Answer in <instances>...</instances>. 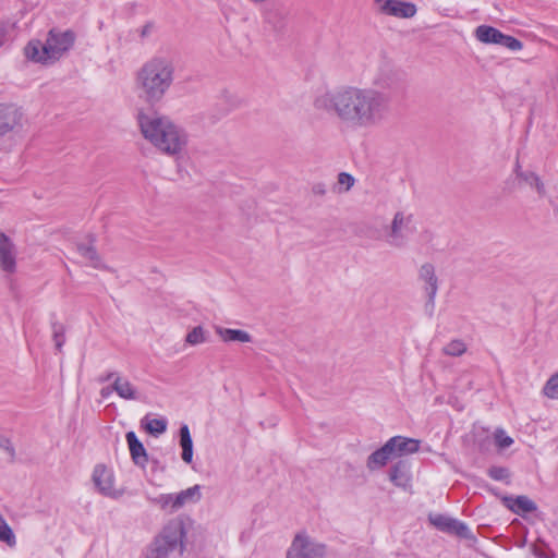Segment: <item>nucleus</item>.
<instances>
[{
	"instance_id": "7",
	"label": "nucleus",
	"mask_w": 558,
	"mask_h": 558,
	"mask_svg": "<svg viewBox=\"0 0 558 558\" xmlns=\"http://www.w3.org/2000/svg\"><path fill=\"white\" fill-rule=\"evenodd\" d=\"M325 555L326 546L303 532L294 536L287 551V558H324Z\"/></svg>"
},
{
	"instance_id": "37",
	"label": "nucleus",
	"mask_w": 558,
	"mask_h": 558,
	"mask_svg": "<svg viewBox=\"0 0 558 558\" xmlns=\"http://www.w3.org/2000/svg\"><path fill=\"white\" fill-rule=\"evenodd\" d=\"M155 31V24L153 22H147L143 26L138 28V35L142 39H146L150 37V35Z\"/></svg>"
},
{
	"instance_id": "14",
	"label": "nucleus",
	"mask_w": 558,
	"mask_h": 558,
	"mask_svg": "<svg viewBox=\"0 0 558 558\" xmlns=\"http://www.w3.org/2000/svg\"><path fill=\"white\" fill-rule=\"evenodd\" d=\"M112 379V390L124 400H138L140 393L136 387L126 378L116 373H109L101 377V381H109Z\"/></svg>"
},
{
	"instance_id": "11",
	"label": "nucleus",
	"mask_w": 558,
	"mask_h": 558,
	"mask_svg": "<svg viewBox=\"0 0 558 558\" xmlns=\"http://www.w3.org/2000/svg\"><path fill=\"white\" fill-rule=\"evenodd\" d=\"M375 2L379 11L386 15L410 19L416 13V7L411 2L400 0H375Z\"/></svg>"
},
{
	"instance_id": "22",
	"label": "nucleus",
	"mask_w": 558,
	"mask_h": 558,
	"mask_svg": "<svg viewBox=\"0 0 558 558\" xmlns=\"http://www.w3.org/2000/svg\"><path fill=\"white\" fill-rule=\"evenodd\" d=\"M215 331L223 342L247 343L252 341V336L242 329H231L217 326L215 327Z\"/></svg>"
},
{
	"instance_id": "26",
	"label": "nucleus",
	"mask_w": 558,
	"mask_h": 558,
	"mask_svg": "<svg viewBox=\"0 0 558 558\" xmlns=\"http://www.w3.org/2000/svg\"><path fill=\"white\" fill-rule=\"evenodd\" d=\"M180 445L182 447V460L191 463L193 459V441L187 425L180 428Z\"/></svg>"
},
{
	"instance_id": "13",
	"label": "nucleus",
	"mask_w": 558,
	"mask_h": 558,
	"mask_svg": "<svg viewBox=\"0 0 558 558\" xmlns=\"http://www.w3.org/2000/svg\"><path fill=\"white\" fill-rule=\"evenodd\" d=\"M0 269L7 274L16 271V247L13 241L0 231Z\"/></svg>"
},
{
	"instance_id": "15",
	"label": "nucleus",
	"mask_w": 558,
	"mask_h": 558,
	"mask_svg": "<svg viewBox=\"0 0 558 558\" xmlns=\"http://www.w3.org/2000/svg\"><path fill=\"white\" fill-rule=\"evenodd\" d=\"M22 111L14 105L0 104V136L21 125Z\"/></svg>"
},
{
	"instance_id": "8",
	"label": "nucleus",
	"mask_w": 558,
	"mask_h": 558,
	"mask_svg": "<svg viewBox=\"0 0 558 558\" xmlns=\"http://www.w3.org/2000/svg\"><path fill=\"white\" fill-rule=\"evenodd\" d=\"M97 492L108 498L118 499L124 495V489L117 487L112 469L105 464H97L92 475Z\"/></svg>"
},
{
	"instance_id": "20",
	"label": "nucleus",
	"mask_w": 558,
	"mask_h": 558,
	"mask_svg": "<svg viewBox=\"0 0 558 558\" xmlns=\"http://www.w3.org/2000/svg\"><path fill=\"white\" fill-rule=\"evenodd\" d=\"M514 173L519 180L534 189L539 197H544L546 195L545 184L537 173L533 171H523L519 162L515 165Z\"/></svg>"
},
{
	"instance_id": "1",
	"label": "nucleus",
	"mask_w": 558,
	"mask_h": 558,
	"mask_svg": "<svg viewBox=\"0 0 558 558\" xmlns=\"http://www.w3.org/2000/svg\"><path fill=\"white\" fill-rule=\"evenodd\" d=\"M313 108L333 119L342 129L374 131L391 118L390 97L375 88L341 85L318 92Z\"/></svg>"
},
{
	"instance_id": "38",
	"label": "nucleus",
	"mask_w": 558,
	"mask_h": 558,
	"mask_svg": "<svg viewBox=\"0 0 558 558\" xmlns=\"http://www.w3.org/2000/svg\"><path fill=\"white\" fill-rule=\"evenodd\" d=\"M0 448L7 450L10 454L13 453V448L9 441V439L4 437H0Z\"/></svg>"
},
{
	"instance_id": "32",
	"label": "nucleus",
	"mask_w": 558,
	"mask_h": 558,
	"mask_svg": "<svg viewBox=\"0 0 558 558\" xmlns=\"http://www.w3.org/2000/svg\"><path fill=\"white\" fill-rule=\"evenodd\" d=\"M206 341L205 330L201 326L194 327L185 337V342L190 345H197Z\"/></svg>"
},
{
	"instance_id": "16",
	"label": "nucleus",
	"mask_w": 558,
	"mask_h": 558,
	"mask_svg": "<svg viewBox=\"0 0 558 558\" xmlns=\"http://www.w3.org/2000/svg\"><path fill=\"white\" fill-rule=\"evenodd\" d=\"M388 444L390 445L392 457L397 458L418 451L421 441L414 438L395 436L388 440Z\"/></svg>"
},
{
	"instance_id": "29",
	"label": "nucleus",
	"mask_w": 558,
	"mask_h": 558,
	"mask_svg": "<svg viewBox=\"0 0 558 558\" xmlns=\"http://www.w3.org/2000/svg\"><path fill=\"white\" fill-rule=\"evenodd\" d=\"M174 499V494H161L155 498H150V501L159 506L162 510L177 511Z\"/></svg>"
},
{
	"instance_id": "3",
	"label": "nucleus",
	"mask_w": 558,
	"mask_h": 558,
	"mask_svg": "<svg viewBox=\"0 0 558 558\" xmlns=\"http://www.w3.org/2000/svg\"><path fill=\"white\" fill-rule=\"evenodd\" d=\"M174 82L173 62L163 56L148 59L136 71L134 88L137 97L148 106L160 104Z\"/></svg>"
},
{
	"instance_id": "30",
	"label": "nucleus",
	"mask_w": 558,
	"mask_h": 558,
	"mask_svg": "<svg viewBox=\"0 0 558 558\" xmlns=\"http://www.w3.org/2000/svg\"><path fill=\"white\" fill-rule=\"evenodd\" d=\"M542 392L548 399L558 400V372L547 379Z\"/></svg>"
},
{
	"instance_id": "25",
	"label": "nucleus",
	"mask_w": 558,
	"mask_h": 558,
	"mask_svg": "<svg viewBox=\"0 0 558 558\" xmlns=\"http://www.w3.org/2000/svg\"><path fill=\"white\" fill-rule=\"evenodd\" d=\"M77 252L84 260L94 268H102L101 259L92 244H77Z\"/></svg>"
},
{
	"instance_id": "40",
	"label": "nucleus",
	"mask_w": 558,
	"mask_h": 558,
	"mask_svg": "<svg viewBox=\"0 0 558 558\" xmlns=\"http://www.w3.org/2000/svg\"><path fill=\"white\" fill-rule=\"evenodd\" d=\"M3 36H4L3 32H2V31H0V47H1V46H2V44H3Z\"/></svg>"
},
{
	"instance_id": "28",
	"label": "nucleus",
	"mask_w": 558,
	"mask_h": 558,
	"mask_svg": "<svg viewBox=\"0 0 558 558\" xmlns=\"http://www.w3.org/2000/svg\"><path fill=\"white\" fill-rule=\"evenodd\" d=\"M0 542L5 543L9 547H14L16 545V538L12 531V529L9 526L7 521L3 519V517L0 514Z\"/></svg>"
},
{
	"instance_id": "36",
	"label": "nucleus",
	"mask_w": 558,
	"mask_h": 558,
	"mask_svg": "<svg viewBox=\"0 0 558 558\" xmlns=\"http://www.w3.org/2000/svg\"><path fill=\"white\" fill-rule=\"evenodd\" d=\"M53 341H54L56 348L60 351L62 349V345H63L64 341H65L64 331H63V328L61 326L54 327V329H53Z\"/></svg>"
},
{
	"instance_id": "24",
	"label": "nucleus",
	"mask_w": 558,
	"mask_h": 558,
	"mask_svg": "<svg viewBox=\"0 0 558 558\" xmlns=\"http://www.w3.org/2000/svg\"><path fill=\"white\" fill-rule=\"evenodd\" d=\"M175 496V509L179 510L182 507L190 505V504H196L202 498V492L199 485H194L192 487H189L184 490H181L178 494H174Z\"/></svg>"
},
{
	"instance_id": "23",
	"label": "nucleus",
	"mask_w": 558,
	"mask_h": 558,
	"mask_svg": "<svg viewBox=\"0 0 558 558\" xmlns=\"http://www.w3.org/2000/svg\"><path fill=\"white\" fill-rule=\"evenodd\" d=\"M393 458L388 441L379 449L374 451L368 458L366 465L371 471L378 470L387 464L389 459Z\"/></svg>"
},
{
	"instance_id": "31",
	"label": "nucleus",
	"mask_w": 558,
	"mask_h": 558,
	"mask_svg": "<svg viewBox=\"0 0 558 558\" xmlns=\"http://www.w3.org/2000/svg\"><path fill=\"white\" fill-rule=\"evenodd\" d=\"M442 351L449 356H460L466 351V345L462 340L456 339L446 344Z\"/></svg>"
},
{
	"instance_id": "10",
	"label": "nucleus",
	"mask_w": 558,
	"mask_h": 558,
	"mask_svg": "<svg viewBox=\"0 0 558 558\" xmlns=\"http://www.w3.org/2000/svg\"><path fill=\"white\" fill-rule=\"evenodd\" d=\"M429 522L439 531L454 534L460 537H470L471 532L466 524L444 514H430Z\"/></svg>"
},
{
	"instance_id": "12",
	"label": "nucleus",
	"mask_w": 558,
	"mask_h": 558,
	"mask_svg": "<svg viewBox=\"0 0 558 558\" xmlns=\"http://www.w3.org/2000/svg\"><path fill=\"white\" fill-rule=\"evenodd\" d=\"M417 279L427 294L429 303L434 304L438 292V277L435 266L430 263L422 264L417 271Z\"/></svg>"
},
{
	"instance_id": "35",
	"label": "nucleus",
	"mask_w": 558,
	"mask_h": 558,
	"mask_svg": "<svg viewBox=\"0 0 558 558\" xmlns=\"http://www.w3.org/2000/svg\"><path fill=\"white\" fill-rule=\"evenodd\" d=\"M355 179L347 172L338 174V184L343 187L344 192H348L354 185Z\"/></svg>"
},
{
	"instance_id": "17",
	"label": "nucleus",
	"mask_w": 558,
	"mask_h": 558,
	"mask_svg": "<svg viewBox=\"0 0 558 558\" xmlns=\"http://www.w3.org/2000/svg\"><path fill=\"white\" fill-rule=\"evenodd\" d=\"M389 480L399 488L405 492L412 489V476L408 465L400 461L391 466L389 472Z\"/></svg>"
},
{
	"instance_id": "5",
	"label": "nucleus",
	"mask_w": 558,
	"mask_h": 558,
	"mask_svg": "<svg viewBox=\"0 0 558 558\" xmlns=\"http://www.w3.org/2000/svg\"><path fill=\"white\" fill-rule=\"evenodd\" d=\"M186 529L181 519L170 520L147 546L144 558H169L185 548Z\"/></svg>"
},
{
	"instance_id": "33",
	"label": "nucleus",
	"mask_w": 558,
	"mask_h": 558,
	"mask_svg": "<svg viewBox=\"0 0 558 558\" xmlns=\"http://www.w3.org/2000/svg\"><path fill=\"white\" fill-rule=\"evenodd\" d=\"M495 441L500 449H506L513 444V439L510 436L506 435V433L502 429L496 430Z\"/></svg>"
},
{
	"instance_id": "6",
	"label": "nucleus",
	"mask_w": 558,
	"mask_h": 558,
	"mask_svg": "<svg viewBox=\"0 0 558 558\" xmlns=\"http://www.w3.org/2000/svg\"><path fill=\"white\" fill-rule=\"evenodd\" d=\"M414 215L407 210H397L389 225L384 228L383 238L393 248H404L415 232Z\"/></svg>"
},
{
	"instance_id": "27",
	"label": "nucleus",
	"mask_w": 558,
	"mask_h": 558,
	"mask_svg": "<svg viewBox=\"0 0 558 558\" xmlns=\"http://www.w3.org/2000/svg\"><path fill=\"white\" fill-rule=\"evenodd\" d=\"M141 423L145 430L153 436H159L167 429V421L165 418H154L146 415Z\"/></svg>"
},
{
	"instance_id": "18",
	"label": "nucleus",
	"mask_w": 558,
	"mask_h": 558,
	"mask_svg": "<svg viewBox=\"0 0 558 558\" xmlns=\"http://www.w3.org/2000/svg\"><path fill=\"white\" fill-rule=\"evenodd\" d=\"M501 500L505 507L519 515L533 512L537 509L535 502L526 496H505Z\"/></svg>"
},
{
	"instance_id": "4",
	"label": "nucleus",
	"mask_w": 558,
	"mask_h": 558,
	"mask_svg": "<svg viewBox=\"0 0 558 558\" xmlns=\"http://www.w3.org/2000/svg\"><path fill=\"white\" fill-rule=\"evenodd\" d=\"M75 41V32L54 27L47 33L44 41L29 40L24 48V54L32 62L51 65L68 54Z\"/></svg>"
},
{
	"instance_id": "34",
	"label": "nucleus",
	"mask_w": 558,
	"mask_h": 558,
	"mask_svg": "<svg viewBox=\"0 0 558 558\" xmlns=\"http://www.w3.org/2000/svg\"><path fill=\"white\" fill-rule=\"evenodd\" d=\"M488 475L495 481H506L509 478V471L502 466H492L488 470Z\"/></svg>"
},
{
	"instance_id": "21",
	"label": "nucleus",
	"mask_w": 558,
	"mask_h": 558,
	"mask_svg": "<svg viewBox=\"0 0 558 558\" xmlns=\"http://www.w3.org/2000/svg\"><path fill=\"white\" fill-rule=\"evenodd\" d=\"M398 82V73L389 64H384L373 78V84L379 88L389 89Z\"/></svg>"
},
{
	"instance_id": "39",
	"label": "nucleus",
	"mask_w": 558,
	"mask_h": 558,
	"mask_svg": "<svg viewBox=\"0 0 558 558\" xmlns=\"http://www.w3.org/2000/svg\"><path fill=\"white\" fill-rule=\"evenodd\" d=\"M112 391H113V390H112V386H111V387H105V388H102V389L100 390V396H101L102 398H108V397L111 395V392H112Z\"/></svg>"
},
{
	"instance_id": "2",
	"label": "nucleus",
	"mask_w": 558,
	"mask_h": 558,
	"mask_svg": "<svg viewBox=\"0 0 558 558\" xmlns=\"http://www.w3.org/2000/svg\"><path fill=\"white\" fill-rule=\"evenodd\" d=\"M137 123L142 136L161 154L179 158L186 151L189 134L169 116L140 112Z\"/></svg>"
},
{
	"instance_id": "19",
	"label": "nucleus",
	"mask_w": 558,
	"mask_h": 558,
	"mask_svg": "<svg viewBox=\"0 0 558 558\" xmlns=\"http://www.w3.org/2000/svg\"><path fill=\"white\" fill-rule=\"evenodd\" d=\"M125 439L130 449L131 458L136 465L144 468L148 461V456L143 444L138 440L134 432H128Z\"/></svg>"
},
{
	"instance_id": "9",
	"label": "nucleus",
	"mask_w": 558,
	"mask_h": 558,
	"mask_svg": "<svg viewBox=\"0 0 558 558\" xmlns=\"http://www.w3.org/2000/svg\"><path fill=\"white\" fill-rule=\"evenodd\" d=\"M474 37L485 45H500L511 51H519L522 49V43L510 36L501 33L499 29L489 25H480L474 31Z\"/></svg>"
}]
</instances>
